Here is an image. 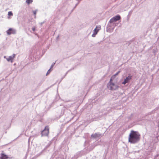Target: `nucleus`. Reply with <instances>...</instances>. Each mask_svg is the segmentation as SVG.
Returning a JSON list of instances; mask_svg holds the SVG:
<instances>
[{
  "mask_svg": "<svg viewBox=\"0 0 159 159\" xmlns=\"http://www.w3.org/2000/svg\"><path fill=\"white\" fill-rule=\"evenodd\" d=\"M32 30L33 31H34L35 30V26H34L32 28Z\"/></svg>",
  "mask_w": 159,
  "mask_h": 159,
  "instance_id": "17",
  "label": "nucleus"
},
{
  "mask_svg": "<svg viewBox=\"0 0 159 159\" xmlns=\"http://www.w3.org/2000/svg\"><path fill=\"white\" fill-rule=\"evenodd\" d=\"M55 62H54V63H53L52 64V65H51V67H50V68H51V69L52 68V67L54 66V65H55Z\"/></svg>",
  "mask_w": 159,
  "mask_h": 159,
  "instance_id": "16",
  "label": "nucleus"
},
{
  "mask_svg": "<svg viewBox=\"0 0 159 159\" xmlns=\"http://www.w3.org/2000/svg\"><path fill=\"white\" fill-rule=\"evenodd\" d=\"M32 1H33L32 0H26V2L28 4H29L32 3Z\"/></svg>",
  "mask_w": 159,
  "mask_h": 159,
  "instance_id": "12",
  "label": "nucleus"
},
{
  "mask_svg": "<svg viewBox=\"0 0 159 159\" xmlns=\"http://www.w3.org/2000/svg\"><path fill=\"white\" fill-rule=\"evenodd\" d=\"M100 29V27L98 28L97 29V27H96V28L93 30V33L92 34V36L93 37H95L96 35L97 34L98 32V31Z\"/></svg>",
  "mask_w": 159,
  "mask_h": 159,
  "instance_id": "8",
  "label": "nucleus"
},
{
  "mask_svg": "<svg viewBox=\"0 0 159 159\" xmlns=\"http://www.w3.org/2000/svg\"><path fill=\"white\" fill-rule=\"evenodd\" d=\"M15 56L16 54H13L12 56H9L7 58L6 56H4V58H6L8 61H11V62L12 63L13 62V60L15 57Z\"/></svg>",
  "mask_w": 159,
  "mask_h": 159,
  "instance_id": "6",
  "label": "nucleus"
},
{
  "mask_svg": "<svg viewBox=\"0 0 159 159\" xmlns=\"http://www.w3.org/2000/svg\"><path fill=\"white\" fill-rule=\"evenodd\" d=\"M8 156L3 153H1V156L0 157V159H7Z\"/></svg>",
  "mask_w": 159,
  "mask_h": 159,
  "instance_id": "10",
  "label": "nucleus"
},
{
  "mask_svg": "<svg viewBox=\"0 0 159 159\" xmlns=\"http://www.w3.org/2000/svg\"><path fill=\"white\" fill-rule=\"evenodd\" d=\"M120 19V17L119 15L114 16L111 18L109 21V23H111L114 22H116L119 20Z\"/></svg>",
  "mask_w": 159,
  "mask_h": 159,
  "instance_id": "4",
  "label": "nucleus"
},
{
  "mask_svg": "<svg viewBox=\"0 0 159 159\" xmlns=\"http://www.w3.org/2000/svg\"><path fill=\"white\" fill-rule=\"evenodd\" d=\"M52 70L51 69V68H50L49 70L48 71L46 74V75H47L48 74H49L50 72H51V71Z\"/></svg>",
  "mask_w": 159,
  "mask_h": 159,
  "instance_id": "13",
  "label": "nucleus"
},
{
  "mask_svg": "<svg viewBox=\"0 0 159 159\" xmlns=\"http://www.w3.org/2000/svg\"><path fill=\"white\" fill-rule=\"evenodd\" d=\"M49 129L48 126H46L42 132V136H47L49 134Z\"/></svg>",
  "mask_w": 159,
  "mask_h": 159,
  "instance_id": "3",
  "label": "nucleus"
},
{
  "mask_svg": "<svg viewBox=\"0 0 159 159\" xmlns=\"http://www.w3.org/2000/svg\"><path fill=\"white\" fill-rule=\"evenodd\" d=\"M7 33L9 35L11 34H15L16 33V31L13 29L10 28L7 31Z\"/></svg>",
  "mask_w": 159,
  "mask_h": 159,
  "instance_id": "7",
  "label": "nucleus"
},
{
  "mask_svg": "<svg viewBox=\"0 0 159 159\" xmlns=\"http://www.w3.org/2000/svg\"><path fill=\"white\" fill-rule=\"evenodd\" d=\"M8 15L9 16H12L13 15V13L11 11H9L8 12Z\"/></svg>",
  "mask_w": 159,
  "mask_h": 159,
  "instance_id": "14",
  "label": "nucleus"
},
{
  "mask_svg": "<svg viewBox=\"0 0 159 159\" xmlns=\"http://www.w3.org/2000/svg\"><path fill=\"white\" fill-rule=\"evenodd\" d=\"M8 19H10V17H8Z\"/></svg>",
  "mask_w": 159,
  "mask_h": 159,
  "instance_id": "21",
  "label": "nucleus"
},
{
  "mask_svg": "<svg viewBox=\"0 0 159 159\" xmlns=\"http://www.w3.org/2000/svg\"><path fill=\"white\" fill-rule=\"evenodd\" d=\"M77 5V4H76V5H75V8L76 7V6Z\"/></svg>",
  "mask_w": 159,
  "mask_h": 159,
  "instance_id": "20",
  "label": "nucleus"
},
{
  "mask_svg": "<svg viewBox=\"0 0 159 159\" xmlns=\"http://www.w3.org/2000/svg\"><path fill=\"white\" fill-rule=\"evenodd\" d=\"M43 22L41 23H40V25H42L43 24Z\"/></svg>",
  "mask_w": 159,
  "mask_h": 159,
  "instance_id": "19",
  "label": "nucleus"
},
{
  "mask_svg": "<svg viewBox=\"0 0 159 159\" xmlns=\"http://www.w3.org/2000/svg\"><path fill=\"white\" fill-rule=\"evenodd\" d=\"M116 76L114 75L111 77L109 81H113L115 79Z\"/></svg>",
  "mask_w": 159,
  "mask_h": 159,
  "instance_id": "11",
  "label": "nucleus"
},
{
  "mask_svg": "<svg viewBox=\"0 0 159 159\" xmlns=\"http://www.w3.org/2000/svg\"><path fill=\"white\" fill-rule=\"evenodd\" d=\"M113 30V28H112V30Z\"/></svg>",
  "mask_w": 159,
  "mask_h": 159,
  "instance_id": "22",
  "label": "nucleus"
},
{
  "mask_svg": "<svg viewBox=\"0 0 159 159\" xmlns=\"http://www.w3.org/2000/svg\"><path fill=\"white\" fill-rule=\"evenodd\" d=\"M120 71H119L118 72H117L116 74L114 75L116 76L117 75L120 73Z\"/></svg>",
  "mask_w": 159,
  "mask_h": 159,
  "instance_id": "18",
  "label": "nucleus"
},
{
  "mask_svg": "<svg viewBox=\"0 0 159 159\" xmlns=\"http://www.w3.org/2000/svg\"><path fill=\"white\" fill-rule=\"evenodd\" d=\"M37 11V10H36L35 11H33V13L34 14V15H35H35H36Z\"/></svg>",
  "mask_w": 159,
  "mask_h": 159,
  "instance_id": "15",
  "label": "nucleus"
},
{
  "mask_svg": "<svg viewBox=\"0 0 159 159\" xmlns=\"http://www.w3.org/2000/svg\"><path fill=\"white\" fill-rule=\"evenodd\" d=\"M140 135L139 133L133 130H131L129 134L128 141L131 143H135L140 140Z\"/></svg>",
  "mask_w": 159,
  "mask_h": 159,
  "instance_id": "1",
  "label": "nucleus"
},
{
  "mask_svg": "<svg viewBox=\"0 0 159 159\" xmlns=\"http://www.w3.org/2000/svg\"><path fill=\"white\" fill-rule=\"evenodd\" d=\"M132 76L130 75L126 77L124 80V81L122 83V84H126L129 83L131 79Z\"/></svg>",
  "mask_w": 159,
  "mask_h": 159,
  "instance_id": "5",
  "label": "nucleus"
},
{
  "mask_svg": "<svg viewBox=\"0 0 159 159\" xmlns=\"http://www.w3.org/2000/svg\"><path fill=\"white\" fill-rule=\"evenodd\" d=\"M101 137V135L99 134L95 133L94 134H92L91 137L93 138L97 139L98 138H99Z\"/></svg>",
  "mask_w": 159,
  "mask_h": 159,
  "instance_id": "9",
  "label": "nucleus"
},
{
  "mask_svg": "<svg viewBox=\"0 0 159 159\" xmlns=\"http://www.w3.org/2000/svg\"><path fill=\"white\" fill-rule=\"evenodd\" d=\"M119 86L114 81H109L107 84V88L110 90H117Z\"/></svg>",
  "mask_w": 159,
  "mask_h": 159,
  "instance_id": "2",
  "label": "nucleus"
}]
</instances>
